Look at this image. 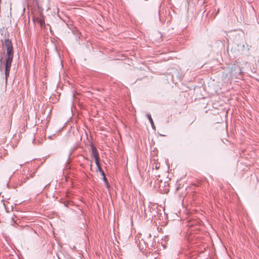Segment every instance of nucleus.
<instances>
[{"mask_svg": "<svg viewBox=\"0 0 259 259\" xmlns=\"http://www.w3.org/2000/svg\"><path fill=\"white\" fill-rule=\"evenodd\" d=\"M3 45L7 49V59L6 62V68H5V75L6 80L7 79V77H8L10 70L11 67V64L13 59V49L12 41L9 39H6Z\"/></svg>", "mask_w": 259, "mask_h": 259, "instance_id": "1", "label": "nucleus"}, {"mask_svg": "<svg viewBox=\"0 0 259 259\" xmlns=\"http://www.w3.org/2000/svg\"><path fill=\"white\" fill-rule=\"evenodd\" d=\"M92 156L95 160L96 164H98L100 158L97 149L95 147L92 148Z\"/></svg>", "mask_w": 259, "mask_h": 259, "instance_id": "2", "label": "nucleus"}, {"mask_svg": "<svg viewBox=\"0 0 259 259\" xmlns=\"http://www.w3.org/2000/svg\"><path fill=\"white\" fill-rule=\"evenodd\" d=\"M103 180H104V181L105 182V184H106V185L107 187V188H108V187H109V184H108V182H107V179L106 178V177H105V175H104V176H103Z\"/></svg>", "mask_w": 259, "mask_h": 259, "instance_id": "3", "label": "nucleus"}, {"mask_svg": "<svg viewBox=\"0 0 259 259\" xmlns=\"http://www.w3.org/2000/svg\"><path fill=\"white\" fill-rule=\"evenodd\" d=\"M147 116H148V119L150 122L151 124H153V120L151 115L150 114H148Z\"/></svg>", "mask_w": 259, "mask_h": 259, "instance_id": "4", "label": "nucleus"}, {"mask_svg": "<svg viewBox=\"0 0 259 259\" xmlns=\"http://www.w3.org/2000/svg\"><path fill=\"white\" fill-rule=\"evenodd\" d=\"M97 166V167H98V169L99 170V171H100V170H102V168L100 165V162H99V164H96Z\"/></svg>", "mask_w": 259, "mask_h": 259, "instance_id": "5", "label": "nucleus"}, {"mask_svg": "<svg viewBox=\"0 0 259 259\" xmlns=\"http://www.w3.org/2000/svg\"><path fill=\"white\" fill-rule=\"evenodd\" d=\"M100 174H101L103 176L105 175V174H104V171H103V170L102 169V170H100Z\"/></svg>", "mask_w": 259, "mask_h": 259, "instance_id": "6", "label": "nucleus"}, {"mask_svg": "<svg viewBox=\"0 0 259 259\" xmlns=\"http://www.w3.org/2000/svg\"><path fill=\"white\" fill-rule=\"evenodd\" d=\"M153 128L155 127V126H154V124L153 123V124H151Z\"/></svg>", "mask_w": 259, "mask_h": 259, "instance_id": "7", "label": "nucleus"}]
</instances>
